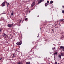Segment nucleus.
Segmentation results:
<instances>
[{
  "label": "nucleus",
  "mask_w": 64,
  "mask_h": 64,
  "mask_svg": "<svg viewBox=\"0 0 64 64\" xmlns=\"http://www.w3.org/2000/svg\"><path fill=\"white\" fill-rule=\"evenodd\" d=\"M37 37H38V38L39 37V36H37Z\"/></svg>",
  "instance_id": "cd10ccee"
},
{
  "label": "nucleus",
  "mask_w": 64,
  "mask_h": 64,
  "mask_svg": "<svg viewBox=\"0 0 64 64\" xmlns=\"http://www.w3.org/2000/svg\"><path fill=\"white\" fill-rule=\"evenodd\" d=\"M30 11H29V13H30Z\"/></svg>",
  "instance_id": "b1692460"
},
{
  "label": "nucleus",
  "mask_w": 64,
  "mask_h": 64,
  "mask_svg": "<svg viewBox=\"0 0 64 64\" xmlns=\"http://www.w3.org/2000/svg\"><path fill=\"white\" fill-rule=\"evenodd\" d=\"M62 8H64V6H62Z\"/></svg>",
  "instance_id": "5701e85b"
},
{
  "label": "nucleus",
  "mask_w": 64,
  "mask_h": 64,
  "mask_svg": "<svg viewBox=\"0 0 64 64\" xmlns=\"http://www.w3.org/2000/svg\"><path fill=\"white\" fill-rule=\"evenodd\" d=\"M53 1H51L50 2V4H52V3H53Z\"/></svg>",
  "instance_id": "9b49d317"
},
{
  "label": "nucleus",
  "mask_w": 64,
  "mask_h": 64,
  "mask_svg": "<svg viewBox=\"0 0 64 64\" xmlns=\"http://www.w3.org/2000/svg\"><path fill=\"white\" fill-rule=\"evenodd\" d=\"M27 19H28V18H26L25 19V20L26 21V20H27Z\"/></svg>",
  "instance_id": "a211bd4d"
},
{
  "label": "nucleus",
  "mask_w": 64,
  "mask_h": 64,
  "mask_svg": "<svg viewBox=\"0 0 64 64\" xmlns=\"http://www.w3.org/2000/svg\"><path fill=\"white\" fill-rule=\"evenodd\" d=\"M62 22H64V21H63V20H62Z\"/></svg>",
  "instance_id": "a878e982"
},
{
  "label": "nucleus",
  "mask_w": 64,
  "mask_h": 64,
  "mask_svg": "<svg viewBox=\"0 0 64 64\" xmlns=\"http://www.w3.org/2000/svg\"><path fill=\"white\" fill-rule=\"evenodd\" d=\"M13 56H14V54H13Z\"/></svg>",
  "instance_id": "c756f323"
},
{
  "label": "nucleus",
  "mask_w": 64,
  "mask_h": 64,
  "mask_svg": "<svg viewBox=\"0 0 64 64\" xmlns=\"http://www.w3.org/2000/svg\"><path fill=\"white\" fill-rule=\"evenodd\" d=\"M55 64H57V62H55Z\"/></svg>",
  "instance_id": "6ab92c4d"
},
{
  "label": "nucleus",
  "mask_w": 64,
  "mask_h": 64,
  "mask_svg": "<svg viewBox=\"0 0 64 64\" xmlns=\"http://www.w3.org/2000/svg\"><path fill=\"white\" fill-rule=\"evenodd\" d=\"M13 24H9L8 25V27H10V28L11 27H12L13 26Z\"/></svg>",
  "instance_id": "20e7f679"
},
{
  "label": "nucleus",
  "mask_w": 64,
  "mask_h": 64,
  "mask_svg": "<svg viewBox=\"0 0 64 64\" xmlns=\"http://www.w3.org/2000/svg\"><path fill=\"white\" fill-rule=\"evenodd\" d=\"M58 57L60 58H61V55H59Z\"/></svg>",
  "instance_id": "ddd939ff"
},
{
  "label": "nucleus",
  "mask_w": 64,
  "mask_h": 64,
  "mask_svg": "<svg viewBox=\"0 0 64 64\" xmlns=\"http://www.w3.org/2000/svg\"><path fill=\"white\" fill-rule=\"evenodd\" d=\"M13 12H12L11 14L12 16L13 15Z\"/></svg>",
  "instance_id": "dca6fc26"
},
{
  "label": "nucleus",
  "mask_w": 64,
  "mask_h": 64,
  "mask_svg": "<svg viewBox=\"0 0 64 64\" xmlns=\"http://www.w3.org/2000/svg\"><path fill=\"white\" fill-rule=\"evenodd\" d=\"M17 64H22V63H21L20 62H18L17 63Z\"/></svg>",
  "instance_id": "9d476101"
},
{
  "label": "nucleus",
  "mask_w": 64,
  "mask_h": 64,
  "mask_svg": "<svg viewBox=\"0 0 64 64\" xmlns=\"http://www.w3.org/2000/svg\"><path fill=\"white\" fill-rule=\"evenodd\" d=\"M28 8V6L27 7V8Z\"/></svg>",
  "instance_id": "bb28decb"
},
{
  "label": "nucleus",
  "mask_w": 64,
  "mask_h": 64,
  "mask_svg": "<svg viewBox=\"0 0 64 64\" xmlns=\"http://www.w3.org/2000/svg\"><path fill=\"white\" fill-rule=\"evenodd\" d=\"M8 5H9V3H8V6H8Z\"/></svg>",
  "instance_id": "4be33fe9"
},
{
  "label": "nucleus",
  "mask_w": 64,
  "mask_h": 64,
  "mask_svg": "<svg viewBox=\"0 0 64 64\" xmlns=\"http://www.w3.org/2000/svg\"><path fill=\"white\" fill-rule=\"evenodd\" d=\"M47 2L48 3H49V2L48 0V1H47Z\"/></svg>",
  "instance_id": "f3484780"
},
{
  "label": "nucleus",
  "mask_w": 64,
  "mask_h": 64,
  "mask_svg": "<svg viewBox=\"0 0 64 64\" xmlns=\"http://www.w3.org/2000/svg\"><path fill=\"white\" fill-rule=\"evenodd\" d=\"M60 48V50H61L62 51L63 50V51H64V47H63V46H61Z\"/></svg>",
  "instance_id": "f257e3e1"
},
{
  "label": "nucleus",
  "mask_w": 64,
  "mask_h": 64,
  "mask_svg": "<svg viewBox=\"0 0 64 64\" xmlns=\"http://www.w3.org/2000/svg\"><path fill=\"white\" fill-rule=\"evenodd\" d=\"M3 35L4 36V37H5V38H8V36H7V35H6V34H3Z\"/></svg>",
  "instance_id": "7ed1b4c3"
},
{
  "label": "nucleus",
  "mask_w": 64,
  "mask_h": 64,
  "mask_svg": "<svg viewBox=\"0 0 64 64\" xmlns=\"http://www.w3.org/2000/svg\"><path fill=\"white\" fill-rule=\"evenodd\" d=\"M48 5H49V4L47 3H46V4H45V6H47Z\"/></svg>",
  "instance_id": "0eeeda50"
},
{
  "label": "nucleus",
  "mask_w": 64,
  "mask_h": 64,
  "mask_svg": "<svg viewBox=\"0 0 64 64\" xmlns=\"http://www.w3.org/2000/svg\"><path fill=\"white\" fill-rule=\"evenodd\" d=\"M57 54V52H56L55 53H54V55H55V54Z\"/></svg>",
  "instance_id": "2eb2a0df"
},
{
  "label": "nucleus",
  "mask_w": 64,
  "mask_h": 64,
  "mask_svg": "<svg viewBox=\"0 0 64 64\" xmlns=\"http://www.w3.org/2000/svg\"><path fill=\"white\" fill-rule=\"evenodd\" d=\"M30 64V62H26V64Z\"/></svg>",
  "instance_id": "1a4fd4ad"
},
{
  "label": "nucleus",
  "mask_w": 64,
  "mask_h": 64,
  "mask_svg": "<svg viewBox=\"0 0 64 64\" xmlns=\"http://www.w3.org/2000/svg\"><path fill=\"white\" fill-rule=\"evenodd\" d=\"M50 54H51V53H50Z\"/></svg>",
  "instance_id": "2f4dec72"
},
{
  "label": "nucleus",
  "mask_w": 64,
  "mask_h": 64,
  "mask_svg": "<svg viewBox=\"0 0 64 64\" xmlns=\"http://www.w3.org/2000/svg\"><path fill=\"white\" fill-rule=\"evenodd\" d=\"M38 17H39V16H38Z\"/></svg>",
  "instance_id": "7c9ffc66"
},
{
  "label": "nucleus",
  "mask_w": 64,
  "mask_h": 64,
  "mask_svg": "<svg viewBox=\"0 0 64 64\" xmlns=\"http://www.w3.org/2000/svg\"><path fill=\"white\" fill-rule=\"evenodd\" d=\"M33 53H34V52H33Z\"/></svg>",
  "instance_id": "473e14b6"
},
{
  "label": "nucleus",
  "mask_w": 64,
  "mask_h": 64,
  "mask_svg": "<svg viewBox=\"0 0 64 64\" xmlns=\"http://www.w3.org/2000/svg\"><path fill=\"white\" fill-rule=\"evenodd\" d=\"M62 12L64 14V10H63V11H62Z\"/></svg>",
  "instance_id": "412c9836"
},
{
  "label": "nucleus",
  "mask_w": 64,
  "mask_h": 64,
  "mask_svg": "<svg viewBox=\"0 0 64 64\" xmlns=\"http://www.w3.org/2000/svg\"><path fill=\"white\" fill-rule=\"evenodd\" d=\"M17 45H20L22 44V42H18L17 43H16Z\"/></svg>",
  "instance_id": "f03ea898"
},
{
  "label": "nucleus",
  "mask_w": 64,
  "mask_h": 64,
  "mask_svg": "<svg viewBox=\"0 0 64 64\" xmlns=\"http://www.w3.org/2000/svg\"><path fill=\"white\" fill-rule=\"evenodd\" d=\"M5 5V2H3L2 4H1L0 5L1 6H2V7H3V6H4Z\"/></svg>",
  "instance_id": "39448f33"
},
{
  "label": "nucleus",
  "mask_w": 64,
  "mask_h": 64,
  "mask_svg": "<svg viewBox=\"0 0 64 64\" xmlns=\"http://www.w3.org/2000/svg\"><path fill=\"white\" fill-rule=\"evenodd\" d=\"M41 2H42V0H40V1H39L38 3V4H39L40 3H41Z\"/></svg>",
  "instance_id": "6e6552de"
},
{
  "label": "nucleus",
  "mask_w": 64,
  "mask_h": 64,
  "mask_svg": "<svg viewBox=\"0 0 64 64\" xmlns=\"http://www.w3.org/2000/svg\"><path fill=\"white\" fill-rule=\"evenodd\" d=\"M35 2H34L33 3H32L31 5V6L32 7H33L34 5H35Z\"/></svg>",
  "instance_id": "423d86ee"
},
{
  "label": "nucleus",
  "mask_w": 64,
  "mask_h": 64,
  "mask_svg": "<svg viewBox=\"0 0 64 64\" xmlns=\"http://www.w3.org/2000/svg\"><path fill=\"white\" fill-rule=\"evenodd\" d=\"M1 59H2V58H0V60H1Z\"/></svg>",
  "instance_id": "393cba45"
},
{
  "label": "nucleus",
  "mask_w": 64,
  "mask_h": 64,
  "mask_svg": "<svg viewBox=\"0 0 64 64\" xmlns=\"http://www.w3.org/2000/svg\"><path fill=\"white\" fill-rule=\"evenodd\" d=\"M2 30V29L0 28V32H1Z\"/></svg>",
  "instance_id": "aec40b11"
},
{
  "label": "nucleus",
  "mask_w": 64,
  "mask_h": 64,
  "mask_svg": "<svg viewBox=\"0 0 64 64\" xmlns=\"http://www.w3.org/2000/svg\"><path fill=\"white\" fill-rule=\"evenodd\" d=\"M64 54H63V53H62L61 54V56H63L64 55Z\"/></svg>",
  "instance_id": "4468645a"
},
{
  "label": "nucleus",
  "mask_w": 64,
  "mask_h": 64,
  "mask_svg": "<svg viewBox=\"0 0 64 64\" xmlns=\"http://www.w3.org/2000/svg\"><path fill=\"white\" fill-rule=\"evenodd\" d=\"M52 49L53 50H55V47H53L52 48Z\"/></svg>",
  "instance_id": "f8f14e48"
},
{
  "label": "nucleus",
  "mask_w": 64,
  "mask_h": 64,
  "mask_svg": "<svg viewBox=\"0 0 64 64\" xmlns=\"http://www.w3.org/2000/svg\"><path fill=\"white\" fill-rule=\"evenodd\" d=\"M59 64V63H58V64Z\"/></svg>",
  "instance_id": "c85d7f7f"
}]
</instances>
